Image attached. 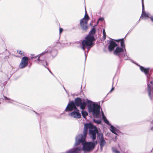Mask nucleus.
<instances>
[{
	"label": "nucleus",
	"instance_id": "nucleus-14",
	"mask_svg": "<svg viewBox=\"0 0 153 153\" xmlns=\"http://www.w3.org/2000/svg\"><path fill=\"white\" fill-rule=\"evenodd\" d=\"M95 127L96 128H97L96 127ZM97 132L96 134H97V138L98 140L99 141H100V140H101L102 139H104V137H103V134H102V133H98V131L97 129Z\"/></svg>",
	"mask_w": 153,
	"mask_h": 153
},
{
	"label": "nucleus",
	"instance_id": "nucleus-9",
	"mask_svg": "<svg viewBox=\"0 0 153 153\" xmlns=\"http://www.w3.org/2000/svg\"><path fill=\"white\" fill-rule=\"evenodd\" d=\"M76 106H80V108L82 110L84 109L86 105V102H82V101L79 98H77L75 99L74 102Z\"/></svg>",
	"mask_w": 153,
	"mask_h": 153
},
{
	"label": "nucleus",
	"instance_id": "nucleus-24",
	"mask_svg": "<svg viewBox=\"0 0 153 153\" xmlns=\"http://www.w3.org/2000/svg\"><path fill=\"white\" fill-rule=\"evenodd\" d=\"M142 10H144V7L143 4V0H142Z\"/></svg>",
	"mask_w": 153,
	"mask_h": 153
},
{
	"label": "nucleus",
	"instance_id": "nucleus-25",
	"mask_svg": "<svg viewBox=\"0 0 153 153\" xmlns=\"http://www.w3.org/2000/svg\"><path fill=\"white\" fill-rule=\"evenodd\" d=\"M63 31V29L61 28H60L59 29V34H60Z\"/></svg>",
	"mask_w": 153,
	"mask_h": 153
},
{
	"label": "nucleus",
	"instance_id": "nucleus-27",
	"mask_svg": "<svg viewBox=\"0 0 153 153\" xmlns=\"http://www.w3.org/2000/svg\"><path fill=\"white\" fill-rule=\"evenodd\" d=\"M152 125H153L152 124H151V126H152V127L150 129L152 131H153V126Z\"/></svg>",
	"mask_w": 153,
	"mask_h": 153
},
{
	"label": "nucleus",
	"instance_id": "nucleus-21",
	"mask_svg": "<svg viewBox=\"0 0 153 153\" xmlns=\"http://www.w3.org/2000/svg\"><path fill=\"white\" fill-rule=\"evenodd\" d=\"M112 150L113 152L115 153H120V152L117 150L116 148H113Z\"/></svg>",
	"mask_w": 153,
	"mask_h": 153
},
{
	"label": "nucleus",
	"instance_id": "nucleus-28",
	"mask_svg": "<svg viewBox=\"0 0 153 153\" xmlns=\"http://www.w3.org/2000/svg\"><path fill=\"white\" fill-rule=\"evenodd\" d=\"M150 19H151V20L153 22V16H152V17H150Z\"/></svg>",
	"mask_w": 153,
	"mask_h": 153
},
{
	"label": "nucleus",
	"instance_id": "nucleus-4",
	"mask_svg": "<svg viewBox=\"0 0 153 153\" xmlns=\"http://www.w3.org/2000/svg\"><path fill=\"white\" fill-rule=\"evenodd\" d=\"M88 111L89 113H92L93 116L96 118L100 116V106L96 103L87 100Z\"/></svg>",
	"mask_w": 153,
	"mask_h": 153
},
{
	"label": "nucleus",
	"instance_id": "nucleus-11",
	"mask_svg": "<svg viewBox=\"0 0 153 153\" xmlns=\"http://www.w3.org/2000/svg\"><path fill=\"white\" fill-rule=\"evenodd\" d=\"M28 58L26 56L23 57L21 59V62L19 65L20 68H23L27 66L28 65Z\"/></svg>",
	"mask_w": 153,
	"mask_h": 153
},
{
	"label": "nucleus",
	"instance_id": "nucleus-8",
	"mask_svg": "<svg viewBox=\"0 0 153 153\" xmlns=\"http://www.w3.org/2000/svg\"><path fill=\"white\" fill-rule=\"evenodd\" d=\"M114 53L115 55H118L119 57L121 56L123 58L125 56L126 57L124 59H128V57L126 55V51H125L123 48L119 47H117L114 51Z\"/></svg>",
	"mask_w": 153,
	"mask_h": 153
},
{
	"label": "nucleus",
	"instance_id": "nucleus-30",
	"mask_svg": "<svg viewBox=\"0 0 153 153\" xmlns=\"http://www.w3.org/2000/svg\"><path fill=\"white\" fill-rule=\"evenodd\" d=\"M85 59H86V55L85 54Z\"/></svg>",
	"mask_w": 153,
	"mask_h": 153
},
{
	"label": "nucleus",
	"instance_id": "nucleus-20",
	"mask_svg": "<svg viewBox=\"0 0 153 153\" xmlns=\"http://www.w3.org/2000/svg\"><path fill=\"white\" fill-rule=\"evenodd\" d=\"M17 52L18 53H19V54L22 55H23V56H24L25 55V53L20 51V50H18L17 51Z\"/></svg>",
	"mask_w": 153,
	"mask_h": 153
},
{
	"label": "nucleus",
	"instance_id": "nucleus-18",
	"mask_svg": "<svg viewBox=\"0 0 153 153\" xmlns=\"http://www.w3.org/2000/svg\"><path fill=\"white\" fill-rule=\"evenodd\" d=\"M102 33L103 34V36L102 37V39L103 40H105L106 39V35L105 30L104 29L102 30Z\"/></svg>",
	"mask_w": 153,
	"mask_h": 153
},
{
	"label": "nucleus",
	"instance_id": "nucleus-31",
	"mask_svg": "<svg viewBox=\"0 0 153 153\" xmlns=\"http://www.w3.org/2000/svg\"><path fill=\"white\" fill-rule=\"evenodd\" d=\"M120 40V39L118 40H116V41L117 42H118V41Z\"/></svg>",
	"mask_w": 153,
	"mask_h": 153
},
{
	"label": "nucleus",
	"instance_id": "nucleus-17",
	"mask_svg": "<svg viewBox=\"0 0 153 153\" xmlns=\"http://www.w3.org/2000/svg\"><path fill=\"white\" fill-rule=\"evenodd\" d=\"M82 114L84 118H85L88 115V113L86 111H82Z\"/></svg>",
	"mask_w": 153,
	"mask_h": 153
},
{
	"label": "nucleus",
	"instance_id": "nucleus-32",
	"mask_svg": "<svg viewBox=\"0 0 153 153\" xmlns=\"http://www.w3.org/2000/svg\"><path fill=\"white\" fill-rule=\"evenodd\" d=\"M99 21H97V24H98V23Z\"/></svg>",
	"mask_w": 153,
	"mask_h": 153
},
{
	"label": "nucleus",
	"instance_id": "nucleus-10",
	"mask_svg": "<svg viewBox=\"0 0 153 153\" xmlns=\"http://www.w3.org/2000/svg\"><path fill=\"white\" fill-rule=\"evenodd\" d=\"M102 119L103 120L104 122L107 124L108 125L110 126V130L111 131L115 134L117 135V132H118V130L115 127L111 125L109 121L106 119V117L104 115V114L103 111L102 112Z\"/></svg>",
	"mask_w": 153,
	"mask_h": 153
},
{
	"label": "nucleus",
	"instance_id": "nucleus-23",
	"mask_svg": "<svg viewBox=\"0 0 153 153\" xmlns=\"http://www.w3.org/2000/svg\"><path fill=\"white\" fill-rule=\"evenodd\" d=\"M94 121L96 123L99 124H100L101 123V121L100 120H94Z\"/></svg>",
	"mask_w": 153,
	"mask_h": 153
},
{
	"label": "nucleus",
	"instance_id": "nucleus-6",
	"mask_svg": "<svg viewBox=\"0 0 153 153\" xmlns=\"http://www.w3.org/2000/svg\"><path fill=\"white\" fill-rule=\"evenodd\" d=\"M50 53V51L48 50H46L37 56L32 57L31 59H36L35 60V61L36 63L46 67V66L48 65V63L47 61L45 59V57L44 55L46 53Z\"/></svg>",
	"mask_w": 153,
	"mask_h": 153
},
{
	"label": "nucleus",
	"instance_id": "nucleus-3",
	"mask_svg": "<svg viewBox=\"0 0 153 153\" xmlns=\"http://www.w3.org/2000/svg\"><path fill=\"white\" fill-rule=\"evenodd\" d=\"M140 69L141 71L144 72L145 74L147 75L148 91L150 99L151 100H153V79L152 80H150V78L148 76V74L149 73V68H145L142 66H140Z\"/></svg>",
	"mask_w": 153,
	"mask_h": 153
},
{
	"label": "nucleus",
	"instance_id": "nucleus-29",
	"mask_svg": "<svg viewBox=\"0 0 153 153\" xmlns=\"http://www.w3.org/2000/svg\"><path fill=\"white\" fill-rule=\"evenodd\" d=\"M114 88L113 87H112L110 92H111L114 90Z\"/></svg>",
	"mask_w": 153,
	"mask_h": 153
},
{
	"label": "nucleus",
	"instance_id": "nucleus-16",
	"mask_svg": "<svg viewBox=\"0 0 153 153\" xmlns=\"http://www.w3.org/2000/svg\"><path fill=\"white\" fill-rule=\"evenodd\" d=\"M51 54L53 56H55L57 54V51L55 50H52L51 51Z\"/></svg>",
	"mask_w": 153,
	"mask_h": 153
},
{
	"label": "nucleus",
	"instance_id": "nucleus-19",
	"mask_svg": "<svg viewBox=\"0 0 153 153\" xmlns=\"http://www.w3.org/2000/svg\"><path fill=\"white\" fill-rule=\"evenodd\" d=\"M121 46L122 47V48H123L125 51H126V49L125 48V44L123 39H122L121 42Z\"/></svg>",
	"mask_w": 153,
	"mask_h": 153
},
{
	"label": "nucleus",
	"instance_id": "nucleus-22",
	"mask_svg": "<svg viewBox=\"0 0 153 153\" xmlns=\"http://www.w3.org/2000/svg\"><path fill=\"white\" fill-rule=\"evenodd\" d=\"M5 98V100H9L10 101H9V102H8V103H13V100H11L10 99L6 97H4Z\"/></svg>",
	"mask_w": 153,
	"mask_h": 153
},
{
	"label": "nucleus",
	"instance_id": "nucleus-2",
	"mask_svg": "<svg viewBox=\"0 0 153 153\" xmlns=\"http://www.w3.org/2000/svg\"><path fill=\"white\" fill-rule=\"evenodd\" d=\"M96 30L94 28H93L90 32V34L86 37L84 40L80 43V47L83 50H85L86 48L89 51L93 45V43L94 38V35L95 34Z\"/></svg>",
	"mask_w": 153,
	"mask_h": 153
},
{
	"label": "nucleus",
	"instance_id": "nucleus-5",
	"mask_svg": "<svg viewBox=\"0 0 153 153\" xmlns=\"http://www.w3.org/2000/svg\"><path fill=\"white\" fill-rule=\"evenodd\" d=\"M75 110L69 114L71 117L76 119H79L81 117V115L75 105L73 101H71L68 105L65 111H71L73 110Z\"/></svg>",
	"mask_w": 153,
	"mask_h": 153
},
{
	"label": "nucleus",
	"instance_id": "nucleus-13",
	"mask_svg": "<svg viewBox=\"0 0 153 153\" xmlns=\"http://www.w3.org/2000/svg\"><path fill=\"white\" fill-rule=\"evenodd\" d=\"M117 45V44L115 42L113 41H111L110 42V45L108 46L109 50L110 51H112Z\"/></svg>",
	"mask_w": 153,
	"mask_h": 153
},
{
	"label": "nucleus",
	"instance_id": "nucleus-15",
	"mask_svg": "<svg viewBox=\"0 0 153 153\" xmlns=\"http://www.w3.org/2000/svg\"><path fill=\"white\" fill-rule=\"evenodd\" d=\"M100 142V149L101 150H102L103 147L105 145L106 142L104 139H102L99 141Z\"/></svg>",
	"mask_w": 153,
	"mask_h": 153
},
{
	"label": "nucleus",
	"instance_id": "nucleus-33",
	"mask_svg": "<svg viewBox=\"0 0 153 153\" xmlns=\"http://www.w3.org/2000/svg\"><path fill=\"white\" fill-rule=\"evenodd\" d=\"M90 25H92V24H91V23L90 24Z\"/></svg>",
	"mask_w": 153,
	"mask_h": 153
},
{
	"label": "nucleus",
	"instance_id": "nucleus-26",
	"mask_svg": "<svg viewBox=\"0 0 153 153\" xmlns=\"http://www.w3.org/2000/svg\"><path fill=\"white\" fill-rule=\"evenodd\" d=\"M104 19L103 18H100L99 19H98V21H103Z\"/></svg>",
	"mask_w": 153,
	"mask_h": 153
},
{
	"label": "nucleus",
	"instance_id": "nucleus-7",
	"mask_svg": "<svg viewBox=\"0 0 153 153\" xmlns=\"http://www.w3.org/2000/svg\"><path fill=\"white\" fill-rule=\"evenodd\" d=\"M85 13L84 17L80 20V24L82 29L86 31L88 28L87 25L89 18L87 14L86 10H85Z\"/></svg>",
	"mask_w": 153,
	"mask_h": 153
},
{
	"label": "nucleus",
	"instance_id": "nucleus-12",
	"mask_svg": "<svg viewBox=\"0 0 153 153\" xmlns=\"http://www.w3.org/2000/svg\"><path fill=\"white\" fill-rule=\"evenodd\" d=\"M152 16L148 13L146 12L145 10H143L142 12V14L140 17V19H147L148 18H149L150 19V17H152ZM140 19L139 20V21L140 20Z\"/></svg>",
	"mask_w": 153,
	"mask_h": 153
},
{
	"label": "nucleus",
	"instance_id": "nucleus-1",
	"mask_svg": "<svg viewBox=\"0 0 153 153\" xmlns=\"http://www.w3.org/2000/svg\"><path fill=\"white\" fill-rule=\"evenodd\" d=\"M89 129V134L90 137L93 140L96 139L97 135L96 134L97 131L95 126H94L91 123L86 124L85 125L84 129L83 131V134H79L76 138V142L74 146L79 145L80 143L83 145L82 150L85 152H90L93 150L97 143V141L93 142H85L87 134V130Z\"/></svg>",
	"mask_w": 153,
	"mask_h": 153
}]
</instances>
